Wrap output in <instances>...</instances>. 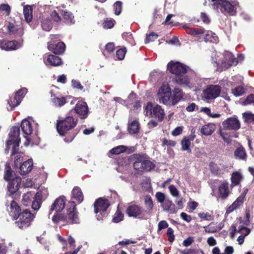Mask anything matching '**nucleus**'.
Returning <instances> with one entry per match:
<instances>
[{"label": "nucleus", "mask_w": 254, "mask_h": 254, "mask_svg": "<svg viewBox=\"0 0 254 254\" xmlns=\"http://www.w3.org/2000/svg\"><path fill=\"white\" fill-rule=\"evenodd\" d=\"M126 213L129 217L140 219H146V210L139 205L131 204L126 209Z\"/></svg>", "instance_id": "f8f14e48"}, {"label": "nucleus", "mask_w": 254, "mask_h": 254, "mask_svg": "<svg viewBox=\"0 0 254 254\" xmlns=\"http://www.w3.org/2000/svg\"><path fill=\"white\" fill-rule=\"evenodd\" d=\"M8 135L9 139L6 143L5 152L6 153H8L10 150V146L12 145L11 154L12 159H13V164L12 166L16 167V157H15L16 154V126H13L11 128Z\"/></svg>", "instance_id": "1a4fd4ad"}, {"label": "nucleus", "mask_w": 254, "mask_h": 254, "mask_svg": "<svg viewBox=\"0 0 254 254\" xmlns=\"http://www.w3.org/2000/svg\"><path fill=\"white\" fill-rule=\"evenodd\" d=\"M223 56L224 59L221 62L223 67L228 68L231 66L236 65L238 63L237 59L235 58L230 52L225 51Z\"/></svg>", "instance_id": "a211bd4d"}, {"label": "nucleus", "mask_w": 254, "mask_h": 254, "mask_svg": "<svg viewBox=\"0 0 254 254\" xmlns=\"http://www.w3.org/2000/svg\"><path fill=\"white\" fill-rule=\"evenodd\" d=\"M212 8L220 11L225 15H235L237 13V6L238 3L236 1L223 0H211Z\"/></svg>", "instance_id": "f03ea898"}, {"label": "nucleus", "mask_w": 254, "mask_h": 254, "mask_svg": "<svg viewBox=\"0 0 254 254\" xmlns=\"http://www.w3.org/2000/svg\"><path fill=\"white\" fill-rule=\"evenodd\" d=\"M145 204L147 209L150 210L153 207V202L150 196H146L145 198Z\"/></svg>", "instance_id": "e2e57ef3"}, {"label": "nucleus", "mask_w": 254, "mask_h": 254, "mask_svg": "<svg viewBox=\"0 0 254 254\" xmlns=\"http://www.w3.org/2000/svg\"><path fill=\"white\" fill-rule=\"evenodd\" d=\"M33 197L32 194L28 192L26 193H25L22 198V202L23 204L25 206L28 205L31 203V199Z\"/></svg>", "instance_id": "49530a36"}, {"label": "nucleus", "mask_w": 254, "mask_h": 254, "mask_svg": "<svg viewBox=\"0 0 254 254\" xmlns=\"http://www.w3.org/2000/svg\"><path fill=\"white\" fill-rule=\"evenodd\" d=\"M232 229H233V231L231 232V235L232 237H234V235L236 233H242L243 231L246 228V227L243 226H239L238 228L237 229L236 226L233 225L231 226Z\"/></svg>", "instance_id": "4d7b16f0"}, {"label": "nucleus", "mask_w": 254, "mask_h": 254, "mask_svg": "<svg viewBox=\"0 0 254 254\" xmlns=\"http://www.w3.org/2000/svg\"><path fill=\"white\" fill-rule=\"evenodd\" d=\"M27 92V89L25 87L21 88L17 91V106H18Z\"/></svg>", "instance_id": "37998d69"}, {"label": "nucleus", "mask_w": 254, "mask_h": 254, "mask_svg": "<svg viewBox=\"0 0 254 254\" xmlns=\"http://www.w3.org/2000/svg\"><path fill=\"white\" fill-rule=\"evenodd\" d=\"M114 9L115 11V14L117 15H119L122 10V3L120 1H117L114 4Z\"/></svg>", "instance_id": "603ef678"}, {"label": "nucleus", "mask_w": 254, "mask_h": 254, "mask_svg": "<svg viewBox=\"0 0 254 254\" xmlns=\"http://www.w3.org/2000/svg\"><path fill=\"white\" fill-rule=\"evenodd\" d=\"M158 35L157 34L152 33L146 36L145 43L147 44L150 42L154 41L158 38Z\"/></svg>", "instance_id": "052dcab7"}, {"label": "nucleus", "mask_w": 254, "mask_h": 254, "mask_svg": "<svg viewBox=\"0 0 254 254\" xmlns=\"http://www.w3.org/2000/svg\"><path fill=\"white\" fill-rule=\"evenodd\" d=\"M230 193L228 182L226 180L220 181L218 188V197L225 199L228 197Z\"/></svg>", "instance_id": "f3484780"}, {"label": "nucleus", "mask_w": 254, "mask_h": 254, "mask_svg": "<svg viewBox=\"0 0 254 254\" xmlns=\"http://www.w3.org/2000/svg\"><path fill=\"white\" fill-rule=\"evenodd\" d=\"M194 242V238L192 237H189L185 239L183 242V245L185 247L190 246Z\"/></svg>", "instance_id": "338daca9"}, {"label": "nucleus", "mask_w": 254, "mask_h": 254, "mask_svg": "<svg viewBox=\"0 0 254 254\" xmlns=\"http://www.w3.org/2000/svg\"><path fill=\"white\" fill-rule=\"evenodd\" d=\"M77 122L76 118L71 116H67L63 120L57 121V130L60 135H64L76 126Z\"/></svg>", "instance_id": "20e7f679"}, {"label": "nucleus", "mask_w": 254, "mask_h": 254, "mask_svg": "<svg viewBox=\"0 0 254 254\" xmlns=\"http://www.w3.org/2000/svg\"><path fill=\"white\" fill-rule=\"evenodd\" d=\"M164 210L168 211L170 213H176L177 210L175 208V205L172 201L169 199H166L164 202L162 203Z\"/></svg>", "instance_id": "2f4dec72"}, {"label": "nucleus", "mask_w": 254, "mask_h": 254, "mask_svg": "<svg viewBox=\"0 0 254 254\" xmlns=\"http://www.w3.org/2000/svg\"><path fill=\"white\" fill-rule=\"evenodd\" d=\"M115 21L112 19L107 18L104 19L103 23V26L105 29H111L113 27Z\"/></svg>", "instance_id": "a18cd8bd"}, {"label": "nucleus", "mask_w": 254, "mask_h": 254, "mask_svg": "<svg viewBox=\"0 0 254 254\" xmlns=\"http://www.w3.org/2000/svg\"><path fill=\"white\" fill-rule=\"evenodd\" d=\"M49 195L48 189L45 188H41L40 191H38L35 195L32 201V207L34 210H38L41 207L42 202L46 199Z\"/></svg>", "instance_id": "4468645a"}, {"label": "nucleus", "mask_w": 254, "mask_h": 254, "mask_svg": "<svg viewBox=\"0 0 254 254\" xmlns=\"http://www.w3.org/2000/svg\"><path fill=\"white\" fill-rule=\"evenodd\" d=\"M65 207V201L63 198L60 197L57 198L52 205L50 209L49 215L51 212L55 210L56 212L62 211Z\"/></svg>", "instance_id": "4be33fe9"}, {"label": "nucleus", "mask_w": 254, "mask_h": 254, "mask_svg": "<svg viewBox=\"0 0 254 254\" xmlns=\"http://www.w3.org/2000/svg\"><path fill=\"white\" fill-rule=\"evenodd\" d=\"M134 150L133 147H128L125 145H119L110 150V153L112 154L118 155L123 152L130 153L133 152Z\"/></svg>", "instance_id": "b1692460"}, {"label": "nucleus", "mask_w": 254, "mask_h": 254, "mask_svg": "<svg viewBox=\"0 0 254 254\" xmlns=\"http://www.w3.org/2000/svg\"><path fill=\"white\" fill-rule=\"evenodd\" d=\"M167 69L175 75L174 79L177 84L191 88L190 79L187 74L190 70L189 67L179 62H171L167 65Z\"/></svg>", "instance_id": "f257e3e1"}, {"label": "nucleus", "mask_w": 254, "mask_h": 254, "mask_svg": "<svg viewBox=\"0 0 254 254\" xmlns=\"http://www.w3.org/2000/svg\"><path fill=\"white\" fill-rule=\"evenodd\" d=\"M23 14L26 21L30 22L32 19V8L30 5H26L23 8Z\"/></svg>", "instance_id": "a19ab883"}, {"label": "nucleus", "mask_w": 254, "mask_h": 254, "mask_svg": "<svg viewBox=\"0 0 254 254\" xmlns=\"http://www.w3.org/2000/svg\"><path fill=\"white\" fill-rule=\"evenodd\" d=\"M126 52L127 50L125 48L118 50L116 52V56L118 59L120 60L124 59Z\"/></svg>", "instance_id": "13d9d810"}, {"label": "nucleus", "mask_w": 254, "mask_h": 254, "mask_svg": "<svg viewBox=\"0 0 254 254\" xmlns=\"http://www.w3.org/2000/svg\"><path fill=\"white\" fill-rule=\"evenodd\" d=\"M74 111L81 119H85L88 116V107L86 103L83 101H78L77 102Z\"/></svg>", "instance_id": "dca6fc26"}, {"label": "nucleus", "mask_w": 254, "mask_h": 254, "mask_svg": "<svg viewBox=\"0 0 254 254\" xmlns=\"http://www.w3.org/2000/svg\"><path fill=\"white\" fill-rule=\"evenodd\" d=\"M204 41L205 42L217 43L218 42V37L215 33L210 32L205 34Z\"/></svg>", "instance_id": "c03bdc74"}, {"label": "nucleus", "mask_w": 254, "mask_h": 254, "mask_svg": "<svg viewBox=\"0 0 254 254\" xmlns=\"http://www.w3.org/2000/svg\"><path fill=\"white\" fill-rule=\"evenodd\" d=\"M3 179L8 183L7 185V195L14 197L16 193L15 181H16V173L12 170L9 162H6L4 165Z\"/></svg>", "instance_id": "7ed1b4c3"}, {"label": "nucleus", "mask_w": 254, "mask_h": 254, "mask_svg": "<svg viewBox=\"0 0 254 254\" xmlns=\"http://www.w3.org/2000/svg\"><path fill=\"white\" fill-rule=\"evenodd\" d=\"M72 198L75 199L78 203L83 200V195L81 189L78 187H74L72 191Z\"/></svg>", "instance_id": "72a5a7b5"}, {"label": "nucleus", "mask_w": 254, "mask_h": 254, "mask_svg": "<svg viewBox=\"0 0 254 254\" xmlns=\"http://www.w3.org/2000/svg\"><path fill=\"white\" fill-rule=\"evenodd\" d=\"M236 158L240 160H246L247 154L245 149L243 147H238L234 152Z\"/></svg>", "instance_id": "ea45409f"}, {"label": "nucleus", "mask_w": 254, "mask_h": 254, "mask_svg": "<svg viewBox=\"0 0 254 254\" xmlns=\"http://www.w3.org/2000/svg\"><path fill=\"white\" fill-rule=\"evenodd\" d=\"M65 46L63 42L53 44L51 42L48 43V48L55 54H61L65 50Z\"/></svg>", "instance_id": "aec40b11"}, {"label": "nucleus", "mask_w": 254, "mask_h": 254, "mask_svg": "<svg viewBox=\"0 0 254 254\" xmlns=\"http://www.w3.org/2000/svg\"><path fill=\"white\" fill-rule=\"evenodd\" d=\"M7 211L11 217V220H16V201L14 199L11 201L9 206L7 204Z\"/></svg>", "instance_id": "c9c22d12"}, {"label": "nucleus", "mask_w": 254, "mask_h": 254, "mask_svg": "<svg viewBox=\"0 0 254 254\" xmlns=\"http://www.w3.org/2000/svg\"><path fill=\"white\" fill-rule=\"evenodd\" d=\"M51 17L54 21L59 22L61 21V18L59 14L55 11H53L51 13Z\"/></svg>", "instance_id": "69168bd1"}, {"label": "nucleus", "mask_w": 254, "mask_h": 254, "mask_svg": "<svg viewBox=\"0 0 254 254\" xmlns=\"http://www.w3.org/2000/svg\"><path fill=\"white\" fill-rule=\"evenodd\" d=\"M41 27L46 31H49L52 28V22L49 17L42 16L41 20Z\"/></svg>", "instance_id": "58836bf2"}, {"label": "nucleus", "mask_w": 254, "mask_h": 254, "mask_svg": "<svg viewBox=\"0 0 254 254\" xmlns=\"http://www.w3.org/2000/svg\"><path fill=\"white\" fill-rule=\"evenodd\" d=\"M33 163L32 159L24 161L19 167V172L21 175H25L29 173L33 168Z\"/></svg>", "instance_id": "393cba45"}, {"label": "nucleus", "mask_w": 254, "mask_h": 254, "mask_svg": "<svg viewBox=\"0 0 254 254\" xmlns=\"http://www.w3.org/2000/svg\"><path fill=\"white\" fill-rule=\"evenodd\" d=\"M144 113L145 116L150 118H156L159 120H162L164 116V110L158 105H153L148 102L145 107Z\"/></svg>", "instance_id": "0eeeda50"}, {"label": "nucleus", "mask_w": 254, "mask_h": 254, "mask_svg": "<svg viewBox=\"0 0 254 254\" xmlns=\"http://www.w3.org/2000/svg\"><path fill=\"white\" fill-rule=\"evenodd\" d=\"M183 97V91L179 88H175L172 94V105H176Z\"/></svg>", "instance_id": "cd10ccee"}, {"label": "nucleus", "mask_w": 254, "mask_h": 254, "mask_svg": "<svg viewBox=\"0 0 254 254\" xmlns=\"http://www.w3.org/2000/svg\"><path fill=\"white\" fill-rule=\"evenodd\" d=\"M224 227V225L221 223H210L207 226L204 227V231L208 233H214L220 231Z\"/></svg>", "instance_id": "a878e982"}, {"label": "nucleus", "mask_w": 254, "mask_h": 254, "mask_svg": "<svg viewBox=\"0 0 254 254\" xmlns=\"http://www.w3.org/2000/svg\"><path fill=\"white\" fill-rule=\"evenodd\" d=\"M34 218V215L29 210L25 209L17 217V219H18L17 226L21 229L26 228L30 226Z\"/></svg>", "instance_id": "9b49d317"}, {"label": "nucleus", "mask_w": 254, "mask_h": 254, "mask_svg": "<svg viewBox=\"0 0 254 254\" xmlns=\"http://www.w3.org/2000/svg\"><path fill=\"white\" fill-rule=\"evenodd\" d=\"M244 122L246 123H253L254 124V114L251 112H246L243 114Z\"/></svg>", "instance_id": "09e8293b"}, {"label": "nucleus", "mask_w": 254, "mask_h": 254, "mask_svg": "<svg viewBox=\"0 0 254 254\" xmlns=\"http://www.w3.org/2000/svg\"><path fill=\"white\" fill-rule=\"evenodd\" d=\"M159 102L163 104L172 105V92L168 84H163L158 92Z\"/></svg>", "instance_id": "6e6552de"}, {"label": "nucleus", "mask_w": 254, "mask_h": 254, "mask_svg": "<svg viewBox=\"0 0 254 254\" xmlns=\"http://www.w3.org/2000/svg\"><path fill=\"white\" fill-rule=\"evenodd\" d=\"M222 126L225 129L237 130L240 128V121L236 117H230L222 123Z\"/></svg>", "instance_id": "2eb2a0df"}, {"label": "nucleus", "mask_w": 254, "mask_h": 254, "mask_svg": "<svg viewBox=\"0 0 254 254\" xmlns=\"http://www.w3.org/2000/svg\"><path fill=\"white\" fill-rule=\"evenodd\" d=\"M62 15H63L64 19L67 23H74L75 20L74 19V16L70 11H68L67 10H63L62 11Z\"/></svg>", "instance_id": "4c0bfd02"}, {"label": "nucleus", "mask_w": 254, "mask_h": 254, "mask_svg": "<svg viewBox=\"0 0 254 254\" xmlns=\"http://www.w3.org/2000/svg\"><path fill=\"white\" fill-rule=\"evenodd\" d=\"M52 221L55 224H58L60 222H65L64 215L56 214L52 218Z\"/></svg>", "instance_id": "3c124183"}, {"label": "nucleus", "mask_w": 254, "mask_h": 254, "mask_svg": "<svg viewBox=\"0 0 254 254\" xmlns=\"http://www.w3.org/2000/svg\"><path fill=\"white\" fill-rule=\"evenodd\" d=\"M139 124L137 120H129L128 124V130L130 134H136L139 130Z\"/></svg>", "instance_id": "bb28decb"}, {"label": "nucleus", "mask_w": 254, "mask_h": 254, "mask_svg": "<svg viewBox=\"0 0 254 254\" xmlns=\"http://www.w3.org/2000/svg\"><path fill=\"white\" fill-rule=\"evenodd\" d=\"M122 37L124 39L130 43L131 45L133 46L135 45L134 41L130 33H124L123 34Z\"/></svg>", "instance_id": "8fccbe9b"}, {"label": "nucleus", "mask_w": 254, "mask_h": 254, "mask_svg": "<svg viewBox=\"0 0 254 254\" xmlns=\"http://www.w3.org/2000/svg\"><path fill=\"white\" fill-rule=\"evenodd\" d=\"M15 41L3 40L0 43V48L6 51H11L16 49Z\"/></svg>", "instance_id": "c756f323"}, {"label": "nucleus", "mask_w": 254, "mask_h": 254, "mask_svg": "<svg viewBox=\"0 0 254 254\" xmlns=\"http://www.w3.org/2000/svg\"><path fill=\"white\" fill-rule=\"evenodd\" d=\"M37 125V123L30 117L22 121L21 127L24 134L26 135L25 136L26 140L24 143L25 146H27L29 145L31 139L30 136L32 135L34 128H35Z\"/></svg>", "instance_id": "39448f33"}, {"label": "nucleus", "mask_w": 254, "mask_h": 254, "mask_svg": "<svg viewBox=\"0 0 254 254\" xmlns=\"http://www.w3.org/2000/svg\"><path fill=\"white\" fill-rule=\"evenodd\" d=\"M75 206L74 201H71L68 203L67 208V214L64 215L65 223L66 224L79 223L78 212L76 210Z\"/></svg>", "instance_id": "9d476101"}, {"label": "nucleus", "mask_w": 254, "mask_h": 254, "mask_svg": "<svg viewBox=\"0 0 254 254\" xmlns=\"http://www.w3.org/2000/svg\"><path fill=\"white\" fill-rule=\"evenodd\" d=\"M123 214L118 209L113 218V221L115 223H118L123 219Z\"/></svg>", "instance_id": "5fc2aeb1"}, {"label": "nucleus", "mask_w": 254, "mask_h": 254, "mask_svg": "<svg viewBox=\"0 0 254 254\" xmlns=\"http://www.w3.org/2000/svg\"><path fill=\"white\" fill-rule=\"evenodd\" d=\"M232 92L235 96H240L244 94L245 89L241 86H238L233 89Z\"/></svg>", "instance_id": "864d4df0"}, {"label": "nucleus", "mask_w": 254, "mask_h": 254, "mask_svg": "<svg viewBox=\"0 0 254 254\" xmlns=\"http://www.w3.org/2000/svg\"><path fill=\"white\" fill-rule=\"evenodd\" d=\"M133 167L135 170L143 171V155L136 154Z\"/></svg>", "instance_id": "473e14b6"}, {"label": "nucleus", "mask_w": 254, "mask_h": 254, "mask_svg": "<svg viewBox=\"0 0 254 254\" xmlns=\"http://www.w3.org/2000/svg\"><path fill=\"white\" fill-rule=\"evenodd\" d=\"M249 104H253L254 105V95L251 94L247 97L246 99L243 102L244 105H247Z\"/></svg>", "instance_id": "680f3d73"}, {"label": "nucleus", "mask_w": 254, "mask_h": 254, "mask_svg": "<svg viewBox=\"0 0 254 254\" xmlns=\"http://www.w3.org/2000/svg\"><path fill=\"white\" fill-rule=\"evenodd\" d=\"M215 126L213 124H208L203 126L200 132L204 135H210L215 130Z\"/></svg>", "instance_id": "f704fd0d"}, {"label": "nucleus", "mask_w": 254, "mask_h": 254, "mask_svg": "<svg viewBox=\"0 0 254 254\" xmlns=\"http://www.w3.org/2000/svg\"><path fill=\"white\" fill-rule=\"evenodd\" d=\"M51 97V102L53 105L57 107H61L66 102V99L64 97H58L52 96Z\"/></svg>", "instance_id": "e433bc0d"}, {"label": "nucleus", "mask_w": 254, "mask_h": 254, "mask_svg": "<svg viewBox=\"0 0 254 254\" xmlns=\"http://www.w3.org/2000/svg\"><path fill=\"white\" fill-rule=\"evenodd\" d=\"M242 179L243 175L240 172L236 171L233 172L231 177V187L238 186Z\"/></svg>", "instance_id": "7c9ffc66"}, {"label": "nucleus", "mask_w": 254, "mask_h": 254, "mask_svg": "<svg viewBox=\"0 0 254 254\" xmlns=\"http://www.w3.org/2000/svg\"><path fill=\"white\" fill-rule=\"evenodd\" d=\"M169 191L171 194V195L173 197H178L179 195V192L177 189L174 185H170L169 187Z\"/></svg>", "instance_id": "bf43d9fd"}, {"label": "nucleus", "mask_w": 254, "mask_h": 254, "mask_svg": "<svg viewBox=\"0 0 254 254\" xmlns=\"http://www.w3.org/2000/svg\"><path fill=\"white\" fill-rule=\"evenodd\" d=\"M183 27L185 28L186 32L188 34L197 36L198 38L204 33V30L203 28H194L186 25L183 26Z\"/></svg>", "instance_id": "c85d7f7f"}, {"label": "nucleus", "mask_w": 254, "mask_h": 254, "mask_svg": "<svg viewBox=\"0 0 254 254\" xmlns=\"http://www.w3.org/2000/svg\"><path fill=\"white\" fill-rule=\"evenodd\" d=\"M191 142L184 138L181 141L182 149L184 151H187L188 152H191L190 145Z\"/></svg>", "instance_id": "de8ad7c7"}, {"label": "nucleus", "mask_w": 254, "mask_h": 254, "mask_svg": "<svg viewBox=\"0 0 254 254\" xmlns=\"http://www.w3.org/2000/svg\"><path fill=\"white\" fill-rule=\"evenodd\" d=\"M44 62L47 65L59 66L62 64L61 59L54 55H45Z\"/></svg>", "instance_id": "6ab92c4d"}, {"label": "nucleus", "mask_w": 254, "mask_h": 254, "mask_svg": "<svg viewBox=\"0 0 254 254\" xmlns=\"http://www.w3.org/2000/svg\"><path fill=\"white\" fill-rule=\"evenodd\" d=\"M245 196V194H241L236 200L227 208L226 213L229 214L232 212L234 210L237 209L242 205L243 204Z\"/></svg>", "instance_id": "5701e85b"}, {"label": "nucleus", "mask_w": 254, "mask_h": 254, "mask_svg": "<svg viewBox=\"0 0 254 254\" xmlns=\"http://www.w3.org/2000/svg\"><path fill=\"white\" fill-rule=\"evenodd\" d=\"M71 87L74 89H77L80 90H82L83 89V87L80 82L75 79H72L71 80Z\"/></svg>", "instance_id": "6e6d98bb"}, {"label": "nucleus", "mask_w": 254, "mask_h": 254, "mask_svg": "<svg viewBox=\"0 0 254 254\" xmlns=\"http://www.w3.org/2000/svg\"><path fill=\"white\" fill-rule=\"evenodd\" d=\"M156 197L158 202L160 203H163L165 199V194L161 192H157L156 193Z\"/></svg>", "instance_id": "0e129e2a"}, {"label": "nucleus", "mask_w": 254, "mask_h": 254, "mask_svg": "<svg viewBox=\"0 0 254 254\" xmlns=\"http://www.w3.org/2000/svg\"><path fill=\"white\" fill-rule=\"evenodd\" d=\"M143 171H150L155 167L154 164L143 155Z\"/></svg>", "instance_id": "79ce46f5"}, {"label": "nucleus", "mask_w": 254, "mask_h": 254, "mask_svg": "<svg viewBox=\"0 0 254 254\" xmlns=\"http://www.w3.org/2000/svg\"><path fill=\"white\" fill-rule=\"evenodd\" d=\"M109 201L106 199L99 198L94 202V212L96 214L97 220H102L107 216V210L109 206Z\"/></svg>", "instance_id": "423d86ee"}, {"label": "nucleus", "mask_w": 254, "mask_h": 254, "mask_svg": "<svg viewBox=\"0 0 254 254\" xmlns=\"http://www.w3.org/2000/svg\"><path fill=\"white\" fill-rule=\"evenodd\" d=\"M167 234L169 237V241L171 243L173 242L175 239L173 230L171 228H169L167 230Z\"/></svg>", "instance_id": "774afa93"}, {"label": "nucleus", "mask_w": 254, "mask_h": 254, "mask_svg": "<svg viewBox=\"0 0 254 254\" xmlns=\"http://www.w3.org/2000/svg\"><path fill=\"white\" fill-rule=\"evenodd\" d=\"M209 168L211 172L218 176H220L224 174V171L226 167L222 164H216L214 162H210L209 164Z\"/></svg>", "instance_id": "412c9836"}, {"label": "nucleus", "mask_w": 254, "mask_h": 254, "mask_svg": "<svg viewBox=\"0 0 254 254\" xmlns=\"http://www.w3.org/2000/svg\"><path fill=\"white\" fill-rule=\"evenodd\" d=\"M221 87L218 85H208L202 91V98L205 100H213L219 96Z\"/></svg>", "instance_id": "ddd939ff"}]
</instances>
